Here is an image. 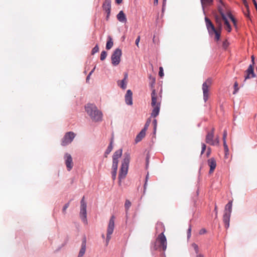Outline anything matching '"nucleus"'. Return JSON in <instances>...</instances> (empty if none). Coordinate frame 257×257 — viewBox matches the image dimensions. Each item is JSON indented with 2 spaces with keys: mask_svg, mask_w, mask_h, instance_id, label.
Masks as SVG:
<instances>
[{
  "mask_svg": "<svg viewBox=\"0 0 257 257\" xmlns=\"http://www.w3.org/2000/svg\"><path fill=\"white\" fill-rule=\"evenodd\" d=\"M203 10L204 8L211 6L213 4V0H200Z\"/></svg>",
  "mask_w": 257,
  "mask_h": 257,
  "instance_id": "nucleus-23",
  "label": "nucleus"
},
{
  "mask_svg": "<svg viewBox=\"0 0 257 257\" xmlns=\"http://www.w3.org/2000/svg\"><path fill=\"white\" fill-rule=\"evenodd\" d=\"M86 251V240L84 239L82 242L81 249L79 252L78 257H82L85 253Z\"/></svg>",
  "mask_w": 257,
  "mask_h": 257,
  "instance_id": "nucleus-22",
  "label": "nucleus"
},
{
  "mask_svg": "<svg viewBox=\"0 0 257 257\" xmlns=\"http://www.w3.org/2000/svg\"><path fill=\"white\" fill-rule=\"evenodd\" d=\"M86 203L84 201V197H83L81 200L80 215L84 221L86 220Z\"/></svg>",
  "mask_w": 257,
  "mask_h": 257,
  "instance_id": "nucleus-11",
  "label": "nucleus"
},
{
  "mask_svg": "<svg viewBox=\"0 0 257 257\" xmlns=\"http://www.w3.org/2000/svg\"><path fill=\"white\" fill-rule=\"evenodd\" d=\"M207 163L210 167L209 173L211 174L213 172L216 167V160L214 158H211L208 160Z\"/></svg>",
  "mask_w": 257,
  "mask_h": 257,
  "instance_id": "nucleus-17",
  "label": "nucleus"
},
{
  "mask_svg": "<svg viewBox=\"0 0 257 257\" xmlns=\"http://www.w3.org/2000/svg\"><path fill=\"white\" fill-rule=\"evenodd\" d=\"M91 75H89V74H88V75L86 77V82H88L89 81V80L90 79V77Z\"/></svg>",
  "mask_w": 257,
  "mask_h": 257,
  "instance_id": "nucleus-50",
  "label": "nucleus"
},
{
  "mask_svg": "<svg viewBox=\"0 0 257 257\" xmlns=\"http://www.w3.org/2000/svg\"><path fill=\"white\" fill-rule=\"evenodd\" d=\"M146 135V131L145 130H142L140 133L137 136L136 138V142L138 143L140 142Z\"/></svg>",
  "mask_w": 257,
  "mask_h": 257,
  "instance_id": "nucleus-25",
  "label": "nucleus"
},
{
  "mask_svg": "<svg viewBox=\"0 0 257 257\" xmlns=\"http://www.w3.org/2000/svg\"><path fill=\"white\" fill-rule=\"evenodd\" d=\"M95 67H94V68H93V69H92V70L90 72V73H89V75H91L92 74V73L94 72V70H95Z\"/></svg>",
  "mask_w": 257,
  "mask_h": 257,
  "instance_id": "nucleus-53",
  "label": "nucleus"
},
{
  "mask_svg": "<svg viewBox=\"0 0 257 257\" xmlns=\"http://www.w3.org/2000/svg\"><path fill=\"white\" fill-rule=\"evenodd\" d=\"M223 141V147H224V151L225 152V154H226L228 152L229 149H228V146L226 144V140H224Z\"/></svg>",
  "mask_w": 257,
  "mask_h": 257,
  "instance_id": "nucleus-36",
  "label": "nucleus"
},
{
  "mask_svg": "<svg viewBox=\"0 0 257 257\" xmlns=\"http://www.w3.org/2000/svg\"><path fill=\"white\" fill-rule=\"evenodd\" d=\"M125 101L127 105L133 104V93L130 89L127 90L125 95Z\"/></svg>",
  "mask_w": 257,
  "mask_h": 257,
  "instance_id": "nucleus-16",
  "label": "nucleus"
},
{
  "mask_svg": "<svg viewBox=\"0 0 257 257\" xmlns=\"http://www.w3.org/2000/svg\"><path fill=\"white\" fill-rule=\"evenodd\" d=\"M191 227L190 226L189 228L188 229V230H187V236H188V238H189L190 237V236H191Z\"/></svg>",
  "mask_w": 257,
  "mask_h": 257,
  "instance_id": "nucleus-44",
  "label": "nucleus"
},
{
  "mask_svg": "<svg viewBox=\"0 0 257 257\" xmlns=\"http://www.w3.org/2000/svg\"><path fill=\"white\" fill-rule=\"evenodd\" d=\"M156 240L159 243L160 247H161L164 251L166 250L167 242L166 237L163 232L158 235Z\"/></svg>",
  "mask_w": 257,
  "mask_h": 257,
  "instance_id": "nucleus-10",
  "label": "nucleus"
},
{
  "mask_svg": "<svg viewBox=\"0 0 257 257\" xmlns=\"http://www.w3.org/2000/svg\"><path fill=\"white\" fill-rule=\"evenodd\" d=\"M252 2L253 3V5H254V7L255 8V9L257 11V3H256V2L255 0H252Z\"/></svg>",
  "mask_w": 257,
  "mask_h": 257,
  "instance_id": "nucleus-48",
  "label": "nucleus"
},
{
  "mask_svg": "<svg viewBox=\"0 0 257 257\" xmlns=\"http://www.w3.org/2000/svg\"><path fill=\"white\" fill-rule=\"evenodd\" d=\"M114 219L115 217L114 215H112L109 221V223L108 224L107 228V234H106V245L108 244V242L111 238V235L112 234L114 228Z\"/></svg>",
  "mask_w": 257,
  "mask_h": 257,
  "instance_id": "nucleus-6",
  "label": "nucleus"
},
{
  "mask_svg": "<svg viewBox=\"0 0 257 257\" xmlns=\"http://www.w3.org/2000/svg\"><path fill=\"white\" fill-rule=\"evenodd\" d=\"M69 203H66L63 207V209H62V212L64 214H65L66 213V209L68 208V207H69Z\"/></svg>",
  "mask_w": 257,
  "mask_h": 257,
  "instance_id": "nucleus-37",
  "label": "nucleus"
},
{
  "mask_svg": "<svg viewBox=\"0 0 257 257\" xmlns=\"http://www.w3.org/2000/svg\"><path fill=\"white\" fill-rule=\"evenodd\" d=\"M112 148V142H111L104 153V157L105 158H107V155L111 152Z\"/></svg>",
  "mask_w": 257,
  "mask_h": 257,
  "instance_id": "nucleus-30",
  "label": "nucleus"
},
{
  "mask_svg": "<svg viewBox=\"0 0 257 257\" xmlns=\"http://www.w3.org/2000/svg\"><path fill=\"white\" fill-rule=\"evenodd\" d=\"M196 257H204V255L201 254H198L196 255Z\"/></svg>",
  "mask_w": 257,
  "mask_h": 257,
  "instance_id": "nucleus-51",
  "label": "nucleus"
},
{
  "mask_svg": "<svg viewBox=\"0 0 257 257\" xmlns=\"http://www.w3.org/2000/svg\"><path fill=\"white\" fill-rule=\"evenodd\" d=\"M76 135L72 132H67L65 134L61 142V145L65 146L70 144L74 139Z\"/></svg>",
  "mask_w": 257,
  "mask_h": 257,
  "instance_id": "nucleus-9",
  "label": "nucleus"
},
{
  "mask_svg": "<svg viewBox=\"0 0 257 257\" xmlns=\"http://www.w3.org/2000/svg\"><path fill=\"white\" fill-rule=\"evenodd\" d=\"M102 238H104V234H102Z\"/></svg>",
  "mask_w": 257,
  "mask_h": 257,
  "instance_id": "nucleus-58",
  "label": "nucleus"
},
{
  "mask_svg": "<svg viewBox=\"0 0 257 257\" xmlns=\"http://www.w3.org/2000/svg\"><path fill=\"white\" fill-rule=\"evenodd\" d=\"M231 213L229 212H224L223 216V221L224 223L225 227L227 229L229 226V221Z\"/></svg>",
  "mask_w": 257,
  "mask_h": 257,
  "instance_id": "nucleus-18",
  "label": "nucleus"
},
{
  "mask_svg": "<svg viewBox=\"0 0 257 257\" xmlns=\"http://www.w3.org/2000/svg\"><path fill=\"white\" fill-rule=\"evenodd\" d=\"M218 3L217 4V8L219 13H220L222 19L229 17L231 21L233 22L234 26L236 25V21L231 15L230 12L226 7L225 5L223 3L222 0H217Z\"/></svg>",
  "mask_w": 257,
  "mask_h": 257,
  "instance_id": "nucleus-4",
  "label": "nucleus"
},
{
  "mask_svg": "<svg viewBox=\"0 0 257 257\" xmlns=\"http://www.w3.org/2000/svg\"><path fill=\"white\" fill-rule=\"evenodd\" d=\"M243 3L244 6L246 7V8L247 9V11L248 13H249V7H248V3H247V1L246 0H243Z\"/></svg>",
  "mask_w": 257,
  "mask_h": 257,
  "instance_id": "nucleus-41",
  "label": "nucleus"
},
{
  "mask_svg": "<svg viewBox=\"0 0 257 257\" xmlns=\"http://www.w3.org/2000/svg\"><path fill=\"white\" fill-rule=\"evenodd\" d=\"M192 246L194 248L196 255H197L198 254H201V253L199 252V247H198V246L197 245V244H196L195 243H193L192 244Z\"/></svg>",
  "mask_w": 257,
  "mask_h": 257,
  "instance_id": "nucleus-31",
  "label": "nucleus"
},
{
  "mask_svg": "<svg viewBox=\"0 0 257 257\" xmlns=\"http://www.w3.org/2000/svg\"><path fill=\"white\" fill-rule=\"evenodd\" d=\"M102 8L104 11L107 13L106 19L107 20H108L111 9V1L110 0H105Z\"/></svg>",
  "mask_w": 257,
  "mask_h": 257,
  "instance_id": "nucleus-14",
  "label": "nucleus"
},
{
  "mask_svg": "<svg viewBox=\"0 0 257 257\" xmlns=\"http://www.w3.org/2000/svg\"><path fill=\"white\" fill-rule=\"evenodd\" d=\"M150 120H148L145 125V126L143 130H145V131L146 132L147 130L148 129V127L150 124Z\"/></svg>",
  "mask_w": 257,
  "mask_h": 257,
  "instance_id": "nucleus-40",
  "label": "nucleus"
},
{
  "mask_svg": "<svg viewBox=\"0 0 257 257\" xmlns=\"http://www.w3.org/2000/svg\"><path fill=\"white\" fill-rule=\"evenodd\" d=\"M244 15L248 17V15H249V13H248L247 11H246V12H244Z\"/></svg>",
  "mask_w": 257,
  "mask_h": 257,
  "instance_id": "nucleus-55",
  "label": "nucleus"
},
{
  "mask_svg": "<svg viewBox=\"0 0 257 257\" xmlns=\"http://www.w3.org/2000/svg\"><path fill=\"white\" fill-rule=\"evenodd\" d=\"M201 146H202V150H201V154L202 155L204 153V152L206 149V146L204 143H202Z\"/></svg>",
  "mask_w": 257,
  "mask_h": 257,
  "instance_id": "nucleus-38",
  "label": "nucleus"
},
{
  "mask_svg": "<svg viewBox=\"0 0 257 257\" xmlns=\"http://www.w3.org/2000/svg\"><path fill=\"white\" fill-rule=\"evenodd\" d=\"M131 204H132L131 202L128 200H126L125 201V202L124 204V207H125V208L126 211H127L128 210V209L130 208V207L131 206Z\"/></svg>",
  "mask_w": 257,
  "mask_h": 257,
  "instance_id": "nucleus-33",
  "label": "nucleus"
},
{
  "mask_svg": "<svg viewBox=\"0 0 257 257\" xmlns=\"http://www.w3.org/2000/svg\"><path fill=\"white\" fill-rule=\"evenodd\" d=\"M113 45L112 39L110 36H108L107 38V41L106 45V49L107 50L110 49Z\"/></svg>",
  "mask_w": 257,
  "mask_h": 257,
  "instance_id": "nucleus-26",
  "label": "nucleus"
},
{
  "mask_svg": "<svg viewBox=\"0 0 257 257\" xmlns=\"http://www.w3.org/2000/svg\"><path fill=\"white\" fill-rule=\"evenodd\" d=\"M130 161V154L128 153H125L124 158L121 162V167L118 174V184L119 186L121 185V180L124 179L127 174Z\"/></svg>",
  "mask_w": 257,
  "mask_h": 257,
  "instance_id": "nucleus-3",
  "label": "nucleus"
},
{
  "mask_svg": "<svg viewBox=\"0 0 257 257\" xmlns=\"http://www.w3.org/2000/svg\"><path fill=\"white\" fill-rule=\"evenodd\" d=\"M122 2V0H116V3L118 4L121 3Z\"/></svg>",
  "mask_w": 257,
  "mask_h": 257,
  "instance_id": "nucleus-52",
  "label": "nucleus"
},
{
  "mask_svg": "<svg viewBox=\"0 0 257 257\" xmlns=\"http://www.w3.org/2000/svg\"><path fill=\"white\" fill-rule=\"evenodd\" d=\"M153 124L154 125V128H155V130H156V126H157V120L156 119H154L153 120Z\"/></svg>",
  "mask_w": 257,
  "mask_h": 257,
  "instance_id": "nucleus-47",
  "label": "nucleus"
},
{
  "mask_svg": "<svg viewBox=\"0 0 257 257\" xmlns=\"http://www.w3.org/2000/svg\"><path fill=\"white\" fill-rule=\"evenodd\" d=\"M122 150L119 149L115 152L112 156V158L118 159L122 155Z\"/></svg>",
  "mask_w": 257,
  "mask_h": 257,
  "instance_id": "nucleus-29",
  "label": "nucleus"
},
{
  "mask_svg": "<svg viewBox=\"0 0 257 257\" xmlns=\"http://www.w3.org/2000/svg\"><path fill=\"white\" fill-rule=\"evenodd\" d=\"M85 110L93 121L98 122L102 120L103 114L96 106L93 104H87L85 107Z\"/></svg>",
  "mask_w": 257,
  "mask_h": 257,
  "instance_id": "nucleus-2",
  "label": "nucleus"
},
{
  "mask_svg": "<svg viewBox=\"0 0 257 257\" xmlns=\"http://www.w3.org/2000/svg\"><path fill=\"white\" fill-rule=\"evenodd\" d=\"M153 107V109L151 113V116L156 117L159 113L160 105H158L157 106H152Z\"/></svg>",
  "mask_w": 257,
  "mask_h": 257,
  "instance_id": "nucleus-24",
  "label": "nucleus"
},
{
  "mask_svg": "<svg viewBox=\"0 0 257 257\" xmlns=\"http://www.w3.org/2000/svg\"><path fill=\"white\" fill-rule=\"evenodd\" d=\"M107 56V53L105 51H103L101 52L100 54V59L101 61L104 60Z\"/></svg>",
  "mask_w": 257,
  "mask_h": 257,
  "instance_id": "nucleus-32",
  "label": "nucleus"
},
{
  "mask_svg": "<svg viewBox=\"0 0 257 257\" xmlns=\"http://www.w3.org/2000/svg\"><path fill=\"white\" fill-rule=\"evenodd\" d=\"M251 58L252 61L253 62V60H254V56H253V55L251 56Z\"/></svg>",
  "mask_w": 257,
  "mask_h": 257,
  "instance_id": "nucleus-56",
  "label": "nucleus"
},
{
  "mask_svg": "<svg viewBox=\"0 0 257 257\" xmlns=\"http://www.w3.org/2000/svg\"><path fill=\"white\" fill-rule=\"evenodd\" d=\"M128 75L127 73L124 74V77L123 79L121 81H118L117 82V84L122 89H125L126 88V83H127V79Z\"/></svg>",
  "mask_w": 257,
  "mask_h": 257,
  "instance_id": "nucleus-20",
  "label": "nucleus"
},
{
  "mask_svg": "<svg viewBox=\"0 0 257 257\" xmlns=\"http://www.w3.org/2000/svg\"><path fill=\"white\" fill-rule=\"evenodd\" d=\"M112 178L113 180H114L116 177L117 167L118 163V159L112 158Z\"/></svg>",
  "mask_w": 257,
  "mask_h": 257,
  "instance_id": "nucleus-13",
  "label": "nucleus"
},
{
  "mask_svg": "<svg viewBox=\"0 0 257 257\" xmlns=\"http://www.w3.org/2000/svg\"><path fill=\"white\" fill-rule=\"evenodd\" d=\"M238 83L237 82H235L234 84V91L233 92V94H236V93L238 91V89H239V87L238 86Z\"/></svg>",
  "mask_w": 257,
  "mask_h": 257,
  "instance_id": "nucleus-35",
  "label": "nucleus"
},
{
  "mask_svg": "<svg viewBox=\"0 0 257 257\" xmlns=\"http://www.w3.org/2000/svg\"><path fill=\"white\" fill-rule=\"evenodd\" d=\"M246 76L245 77V80L250 78H253L255 75L253 71V67L252 65H250L246 71Z\"/></svg>",
  "mask_w": 257,
  "mask_h": 257,
  "instance_id": "nucleus-19",
  "label": "nucleus"
},
{
  "mask_svg": "<svg viewBox=\"0 0 257 257\" xmlns=\"http://www.w3.org/2000/svg\"><path fill=\"white\" fill-rule=\"evenodd\" d=\"M158 0H154V4L155 5H157L158 4Z\"/></svg>",
  "mask_w": 257,
  "mask_h": 257,
  "instance_id": "nucleus-54",
  "label": "nucleus"
},
{
  "mask_svg": "<svg viewBox=\"0 0 257 257\" xmlns=\"http://www.w3.org/2000/svg\"><path fill=\"white\" fill-rule=\"evenodd\" d=\"M211 149L210 147H208V149H207V153H206V156L207 157H209V156L210 155V154H211Z\"/></svg>",
  "mask_w": 257,
  "mask_h": 257,
  "instance_id": "nucleus-43",
  "label": "nucleus"
},
{
  "mask_svg": "<svg viewBox=\"0 0 257 257\" xmlns=\"http://www.w3.org/2000/svg\"><path fill=\"white\" fill-rule=\"evenodd\" d=\"M117 20L121 23H125L126 22V18L125 15L122 11H120L117 14Z\"/></svg>",
  "mask_w": 257,
  "mask_h": 257,
  "instance_id": "nucleus-21",
  "label": "nucleus"
},
{
  "mask_svg": "<svg viewBox=\"0 0 257 257\" xmlns=\"http://www.w3.org/2000/svg\"><path fill=\"white\" fill-rule=\"evenodd\" d=\"M227 136V131L226 130H224L223 134V141L226 140V137Z\"/></svg>",
  "mask_w": 257,
  "mask_h": 257,
  "instance_id": "nucleus-42",
  "label": "nucleus"
},
{
  "mask_svg": "<svg viewBox=\"0 0 257 257\" xmlns=\"http://www.w3.org/2000/svg\"><path fill=\"white\" fill-rule=\"evenodd\" d=\"M206 232V230L204 228H202V229H200V231H199V234H204Z\"/></svg>",
  "mask_w": 257,
  "mask_h": 257,
  "instance_id": "nucleus-46",
  "label": "nucleus"
},
{
  "mask_svg": "<svg viewBox=\"0 0 257 257\" xmlns=\"http://www.w3.org/2000/svg\"><path fill=\"white\" fill-rule=\"evenodd\" d=\"M158 225H160V226H162V224H158Z\"/></svg>",
  "mask_w": 257,
  "mask_h": 257,
  "instance_id": "nucleus-59",
  "label": "nucleus"
},
{
  "mask_svg": "<svg viewBox=\"0 0 257 257\" xmlns=\"http://www.w3.org/2000/svg\"><path fill=\"white\" fill-rule=\"evenodd\" d=\"M65 164L68 171H70L73 167L72 158L70 154L66 153L64 155Z\"/></svg>",
  "mask_w": 257,
  "mask_h": 257,
  "instance_id": "nucleus-12",
  "label": "nucleus"
},
{
  "mask_svg": "<svg viewBox=\"0 0 257 257\" xmlns=\"http://www.w3.org/2000/svg\"><path fill=\"white\" fill-rule=\"evenodd\" d=\"M151 98H152V102H151L152 106H157L158 105H160V102L159 101V98L158 97V95L156 92L155 89H153L152 90V92L151 93Z\"/></svg>",
  "mask_w": 257,
  "mask_h": 257,
  "instance_id": "nucleus-15",
  "label": "nucleus"
},
{
  "mask_svg": "<svg viewBox=\"0 0 257 257\" xmlns=\"http://www.w3.org/2000/svg\"><path fill=\"white\" fill-rule=\"evenodd\" d=\"M159 75L161 77L164 76L163 69L162 67L159 68Z\"/></svg>",
  "mask_w": 257,
  "mask_h": 257,
  "instance_id": "nucleus-39",
  "label": "nucleus"
},
{
  "mask_svg": "<svg viewBox=\"0 0 257 257\" xmlns=\"http://www.w3.org/2000/svg\"><path fill=\"white\" fill-rule=\"evenodd\" d=\"M222 18L218 16L215 17V22L216 28H215L214 25L211 21L207 18H205L206 26L210 35H215V40L218 41L220 39L221 31L222 30Z\"/></svg>",
  "mask_w": 257,
  "mask_h": 257,
  "instance_id": "nucleus-1",
  "label": "nucleus"
},
{
  "mask_svg": "<svg viewBox=\"0 0 257 257\" xmlns=\"http://www.w3.org/2000/svg\"><path fill=\"white\" fill-rule=\"evenodd\" d=\"M155 79L154 78L153 79V83H155Z\"/></svg>",
  "mask_w": 257,
  "mask_h": 257,
  "instance_id": "nucleus-57",
  "label": "nucleus"
},
{
  "mask_svg": "<svg viewBox=\"0 0 257 257\" xmlns=\"http://www.w3.org/2000/svg\"><path fill=\"white\" fill-rule=\"evenodd\" d=\"M212 83L211 78H208L202 85V90L203 93V99L206 102L209 98V88Z\"/></svg>",
  "mask_w": 257,
  "mask_h": 257,
  "instance_id": "nucleus-7",
  "label": "nucleus"
},
{
  "mask_svg": "<svg viewBox=\"0 0 257 257\" xmlns=\"http://www.w3.org/2000/svg\"><path fill=\"white\" fill-rule=\"evenodd\" d=\"M214 128H212L211 131L208 132L205 138V142L207 144L211 146L218 145L219 143V140L218 137L214 139Z\"/></svg>",
  "mask_w": 257,
  "mask_h": 257,
  "instance_id": "nucleus-5",
  "label": "nucleus"
},
{
  "mask_svg": "<svg viewBox=\"0 0 257 257\" xmlns=\"http://www.w3.org/2000/svg\"><path fill=\"white\" fill-rule=\"evenodd\" d=\"M140 41V36H139L138 37V38H137V39L136 40V42H135L136 45L138 47H139V44Z\"/></svg>",
  "mask_w": 257,
  "mask_h": 257,
  "instance_id": "nucleus-45",
  "label": "nucleus"
},
{
  "mask_svg": "<svg viewBox=\"0 0 257 257\" xmlns=\"http://www.w3.org/2000/svg\"><path fill=\"white\" fill-rule=\"evenodd\" d=\"M232 201H229L225 206L224 212H229L231 213Z\"/></svg>",
  "mask_w": 257,
  "mask_h": 257,
  "instance_id": "nucleus-27",
  "label": "nucleus"
},
{
  "mask_svg": "<svg viewBox=\"0 0 257 257\" xmlns=\"http://www.w3.org/2000/svg\"><path fill=\"white\" fill-rule=\"evenodd\" d=\"M214 211L215 212V217H217V207L216 205L215 206Z\"/></svg>",
  "mask_w": 257,
  "mask_h": 257,
  "instance_id": "nucleus-49",
  "label": "nucleus"
},
{
  "mask_svg": "<svg viewBox=\"0 0 257 257\" xmlns=\"http://www.w3.org/2000/svg\"><path fill=\"white\" fill-rule=\"evenodd\" d=\"M99 51V47L98 45H96L92 50L91 54L94 55L95 53Z\"/></svg>",
  "mask_w": 257,
  "mask_h": 257,
  "instance_id": "nucleus-34",
  "label": "nucleus"
},
{
  "mask_svg": "<svg viewBox=\"0 0 257 257\" xmlns=\"http://www.w3.org/2000/svg\"><path fill=\"white\" fill-rule=\"evenodd\" d=\"M222 19L224 22V24L225 25V30H227L228 32H231V28L230 24H229V22L227 19V18H225Z\"/></svg>",
  "mask_w": 257,
  "mask_h": 257,
  "instance_id": "nucleus-28",
  "label": "nucleus"
},
{
  "mask_svg": "<svg viewBox=\"0 0 257 257\" xmlns=\"http://www.w3.org/2000/svg\"><path fill=\"white\" fill-rule=\"evenodd\" d=\"M121 55L122 52L120 49L117 48L115 50L111 57V63L113 65L116 66L119 64Z\"/></svg>",
  "mask_w": 257,
  "mask_h": 257,
  "instance_id": "nucleus-8",
  "label": "nucleus"
}]
</instances>
